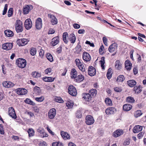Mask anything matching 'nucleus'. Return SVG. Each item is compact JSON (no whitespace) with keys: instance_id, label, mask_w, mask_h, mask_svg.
Here are the masks:
<instances>
[{"instance_id":"nucleus-6","label":"nucleus","mask_w":146,"mask_h":146,"mask_svg":"<svg viewBox=\"0 0 146 146\" xmlns=\"http://www.w3.org/2000/svg\"><path fill=\"white\" fill-rule=\"evenodd\" d=\"M56 113V110L54 108L50 109L48 112L49 118L51 119H53L55 116Z\"/></svg>"},{"instance_id":"nucleus-30","label":"nucleus","mask_w":146,"mask_h":146,"mask_svg":"<svg viewBox=\"0 0 146 146\" xmlns=\"http://www.w3.org/2000/svg\"><path fill=\"white\" fill-rule=\"evenodd\" d=\"M70 75L71 78H76L77 77V72L75 69H72L70 72Z\"/></svg>"},{"instance_id":"nucleus-10","label":"nucleus","mask_w":146,"mask_h":146,"mask_svg":"<svg viewBox=\"0 0 146 146\" xmlns=\"http://www.w3.org/2000/svg\"><path fill=\"white\" fill-rule=\"evenodd\" d=\"M13 46V44L11 43L7 42L3 44L2 48L3 49L8 50H11Z\"/></svg>"},{"instance_id":"nucleus-54","label":"nucleus","mask_w":146,"mask_h":146,"mask_svg":"<svg viewBox=\"0 0 146 146\" xmlns=\"http://www.w3.org/2000/svg\"><path fill=\"white\" fill-rule=\"evenodd\" d=\"M79 69L82 72H84L85 71V68L84 65L82 64L78 67Z\"/></svg>"},{"instance_id":"nucleus-53","label":"nucleus","mask_w":146,"mask_h":146,"mask_svg":"<svg viewBox=\"0 0 146 146\" xmlns=\"http://www.w3.org/2000/svg\"><path fill=\"white\" fill-rule=\"evenodd\" d=\"M134 90L135 92L138 93H140L141 91V90L140 89L139 87L135 86L134 88Z\"/></svg>"},{"instance_id":"nucleus-28","label":"nucleus","mask_w":146,"mask_h":146,"mask_svg":"<svg viewBox=\"0 0 146 146\" xmlns=\"http://www.w3.org/2000/svg\"><path fill=\"white\" fill-rule=\"evenodd\" d=\"M4 33L6 36L11 37L14 35V33L10 30H7L5 31Z\"/></svg>"},{"instance_id":"nucleus-4","label":"nucleus","mask_w":146,"mask_h":146,"mask_svg":"<svg viewBox=\"0 0 146 146\" xmlns=\"http://www.w3.org/2000/svg\"><path fill=\"white\" fill-rule=\"evenodd\" d=\"M95 121L92 116L88 115L86 116V124L90 125L93 124L94 122Z\"/></svg>"},{"instance_id":"nucleus-60","label":"nucleus","mask_w":146,"mask_h":146,"mask_svg":"<svg viewBox=\"0 0 146 146\" xmlns=\"http://www.w3.org/2000/svg\"><path fill=\"white\" fill-rule=\"evenodd\" d=\"M103 42L105 45L106 46H108V43H107V39L105 37H104L103 38Z\"/></svg>"},{"instance_id":"nucleus-39","label":"nucleus","mask_w":146,"mask_h":146,"mask_svg":"<svg viewBox=\"0 0 146 146\" xmlns=\"http://www.w3.org/2000/svg\"><path fill=\"white\" fill-rule=\"evenodd\" d=\"M143 113L141 110H137L134 113V116L135 117L137 118L140 116Z\"/></svg>"},{"instance_id":"nucleus-59","label":"nucleus","mask_w":146,"mask_h":146,"mask_svg":"<svg viewBox=\"0 0 146 146\" xmlns=\"http://www.w3.org/2000/svg\"><path fill=\"white\" fill-rule=\"evenodd\" d=\"M114 90L117 92H120L122 91V89L120 87H116L114 88Z\"/></svg>"},{"instance_id":"nucleus-56","label":"nucleus","mask_w":146,"mask_h":146,"mask_svg":"<svg viewBox=\"0 0 146 146\" xmlns=\"http://www.w3.org/2000/svg\"><path fill=\"white\" fill-rule=\"evenodd\" d=\"M52 146H63V145L60 143L56 142L52 144Z\"/></svg>"},{"instance_id":"nucleus-1","label":"nucleus","mask_w":146,"mask_h":146,"mask_svg":"<svg viewBox=\"0 0 146 146\" xmlns=\"http://www.w3.org/2000/svg\"><path fill=\"white\" fill-rule=\"evenodd\" d=\"M15 30L17 33L22 32L23 30L22 22L19 20H17L15 24Z\"/></svg>"},{"instance_id":"nucleus-16","label":"nucleus","mask_w":146,"mask_h":146,"mask_svg":"<svg viewBox=\"0 0 146 146\" xmlns=\"http://www.w3.org/2000/svg\"><path fill=\"white\" fill-rule=\"evenodd\" d=\"M117 47V44L115 43H113L109 46L108 48L109 51L110 52H113L116 50Z\"/></svg>"},{"instance_id":"nucleus-63","label":"nucleus","mask_w":146,"mask_h":146,"mask_svg":"<svg viewBox=\"0 0 146 146\" xmlns=\"http://www.w3.org/2000/svg\"><path fill=\"white\" fill-rule=\"evenodd\" d=\"M144 133L143 132H141L139 133L137 135V137L139 139L141 138L143 136Z\"/></svg>"},{"instance_id":"nucleus-27","label":"nucleus","mask_w":146,"mask_h":146,"mask_svg":"<svg viewBox=\"0 0 146 146\" xmlns=\"http://www.w3.org/2000/svg\"><path fill=\"white\" fill-rule=\"evenodd\" d=\"M125 65V68L127 70H130L131 69L132 64L130 61L128 60H126Z\"/></svg>"},{"instance_id":"nucleus-8","label":"nucleus","mask_w":146,"mask_h":146,"mask_svg":"<svg viewBox=\"0 0 146 146\" xmlns=\"http://www.w3.org/2000/svg\"><path fill=\"white\" fill-rule=\"evenodd\" d=\"M25 27L27 30L30 29L32 27V24L31 19H27L25 22Z\"/></svg>"},{"instance_id":"nucleus-15","label":"nucleus","mask_w":146,"mask_h":146,"mask_svg":"<svg viewBox=\"0 0 146 146\" xmlns=\"http://www.w3.org/2000/svg\"><path fill=\"white\" fill-rule=\"evenodd\" d=\"M42 20L40 18H38L36 22V27L38 29H40L42 27Z\"/></svg>"},{"instance_id":"nucleus-3","label":"nucleus","mask_w":146,"mask_h":146,"mask_svg":"<svg viewBox=\"0 0 146 146\" xmlns=\"http://www.w3.org/2000/svg\"><path fill=\"white\" fill-rule=\"evenodd\" d=\"M68 92L70 95L73 96H76L77 94L75 88L72 85H70L68 89Z\"/></svg>"},{"instance_id":"nucleus-62","label":"nucleus","mask_w":146,"mask_h":146,"mask_svg":"<svg viewBox=\"0 0 146 146\" xmlns=\"http://www.w3.org/2000/svg\"><path fill=\"white\" fill-rule=\"evenodd\" d=\"M47 144L45 141L40 142L39 144L40 146H46Z\"/></svg>"},{"instance_id":"nucleus-17","label":"nucleus","mask_w":146,"mask_h":146,"mask_svg":"<svg viewBox=\"0 0 146 146\" xmlns=\"http://www.w3.org/2000/svg\"><path fill=\"white\" fill-rule=\"evenodd\" d=\"M37 131L40 133V136L42 138L47 137L48 136V135L44 132L43 128H39L37 129Z\"/></svg>"},{"instance_id":"nucleus-9","label":"nucleus","mask_w":146,"mask_h":146,"mask_svg":"<svg viewBox=\"0 0 146 146\" xmlns=\"http://www.w3.org/2000/svg\"><path fill=\"white\" fill-rule=\"evenodd\" d=\"M96 69L92 66L89 67L88 70V74L91 76H94L96 74Z\"/></svg>"},{"instance_id":"nucleus-38","label":"nucleus","mask_w":146,"mask_h":146,"mask_svg":"<svg viewBox=\"0 0 146 146\" xmlns=\"http://www.w3.org/2000/svg\"><path fill=\"white\" fill-rule=\"evenodd\" d=\"M28 133L29 137L33 136L34 135L35 131L34 129L31 128H29L28 129Z\"/></svg>"},{"instance_id":"nucleus-47","label":"nucleus","mask_w":146,"mask_h":146,"mask_svg":"<svg viewBox=\"0 0 146 146\" xmlns=\"http://www.w3.org/2000/svg\"><path fill=\"white\" fill-rule=\"evenodd\" d=\"M105 101L106 104L108 105H111L112 104L111 100L109 98H106Z\"/></svg>"},{"instance_id":"nucleus-37","label":"nucleus","mask_w":146,"mask_h":146,"mask_svg":"<svg viewBox=\"0 0 146 146\" xmlns=\"http://www.w3.org/2000/svg\"><path fill=\"white\" fill-rule=\"evenodd\" d=\"M68 34L66 32H65L63 33L62 36L63 40L64 42L66 44H67L68 42V41L66 39V36H68Z\"/></svg>"},{"instance_id":"nucleus-44","label":"nucleus","mask_w":146,"mask_h":146,"mask_svg":"<svg viewBox=\"0 0 146 146\" xmlns=\"http://www.w3.org/2000/svg\"><path fill=\"white\" fill-rule=\"evenodd\" d=\"M24 102L25 103L31 105H35V103L33 101L28 98H27L24 100Z\"/></svg>"},{"instance_id":"nucleus-21","label":"nucleus","mask_w":146,"mask_h":146,"mask_svg":"<svg viewBox=\"0 0 146 146\" xmlns=\"http://www.w3.org/2000/svg\"><path fill=\"white\" fill-rule=\"evenodd\" d=\"M142 129V126L139 125H137L133 127V130L134 133H136L140 132Z\"/></svg>"},{"instance_id":"nucleus-33","label":"nucleus","mask_w":146,"mask_h":146,"mask_svg":"<svg viewBox=\"0 0 146 146\" xmlns=\"http://www.w3.org/2000/svg\"><path fill=\"white\" fill-rule=\"evenodd\" d=\"M104 59L105 57H102L101 58V60L100 61V62L101 64V66L102 69L103 70H104L105 69L104 64L105 63V62Z\"/></svg>"},{"instance_id":"nucleus-42","label":"nucleus","mask_w":146,"mask_h":146,"mask_svg":"<svg viewBox=\"0 0 146 146\" xmlns=\"http://www.w3.org/2000/svg\"><path fill=\"white\" fill-rule=\"evenodd\" d=\"M34 92L37 94H40L41 92V90L40 88L37 87L35 86L34 89Z\"/></svg>"},{"instance_id":"nucleus-2","label":"nucleus","mask_w":146,"mask_h":146,"mask_svg":"<svg viewBox=\"0 0 146 146\" xmlns=\"http://www.w3.org/2000/svg\"><path fill=\"white\" fill-rule=\"evenodd\" d=\"M16 63L18 67L21 68H24L26 66L27 62L25 59L20 58L16 60Z\"/></svg>"},{"instance_id":"nucleus-25","label":"nucleus","mask_w":146,"mask_h":146,"mask_svg":"<svg viewBox=\"0 0 146 146\" xmlns=\"http://www.w3.org/2000/svg\"><path fill=\"white\" fill-rule=\"evenodd\" d=\"M59 38L58 36L55 37L52 39V41L51 43L52 46H54L59 42Z\"/></svg>"},{"instance_id":"nucleus-22","label":"nucleus","mask_w":146,"mask_h":146,"mask_svg":"<svg viewBox=\"0 0 146 146\" xmlns=\"http://www.w3.org/2000/svg\"><path fill=\"white\" fill-rule=\"evenodd\" d=\"M68 39L71 43H74L76 40V37L75 35L73 33L69 35Z\"/></svg>"},{"instance_id":"nucleus-61","label":"nucleus","mask_w":146,"mask_h":146,"mask_svg":"<svg viewBox=\"0 0 146 146\" xmlns=\"http://www.w3.org/2000/svg\"><path fill=\"white\" fill-rule=\"evenodd\" d=\"M44 53V51L41 49L40 50V51L39 52V55L42 58L43 56Z\"/></svg>"},{"instance_id":"nucleus-51","label":"nucleus","mask_w":146,"mask_h":146,"mask_svg":"<svg viewBox=\"0 0 146 146\" xmlns=\"http://www.w3.org/2000/svg\"><path fill=\"white\" fill-rule=\"evenodd\" d=\"M54 100L56 102L59 103H62V102L63 100L62 98L59 97H56L54 98Z\"/></svg>"},{"instance_id":"nucleus-41","label":"nucleus","mask_w":146,"mask_h":146,"mask_svg":"<svg viewBox=\"0 0 146 146\" xmlns=\"http://www.w3.org/2000/svg\"><path fill=\"white\" fill-rule=\"evenodd\" d=\"M46 57L47 59L50 62L53 61V57L52 55L50 53H47L46 54Z\"/></svg>"},{"instance_id":"nucleus-13","label":"nucleus","mask_w":146,"mask_h":146,"mask_svg":"<svg viewBox=\"0 0 146 146\" xmlns=\"http://www.w3.org/2000/svg\"><path fill=\"white\" fill-rule=\"evenodd\" d=\"M33 9V7L31 5H26L23 7V13L24 14H28L29 12Z\"/></svg>"},{"instance_id":"nucleus-23","label":"nucleus","mask_w":146,"mask_h":146,"mask_svg":"<svg viewBox=\"0 0 146 146\" xmlns=\"http://www.w3.org/2000/svg\"><path fill=\"white\" fill-rule=\"evenodd\" d=\"M115 111L116 109L114 108L111 107L107 109L105 112L107 114H113Z\"/></svg>"},{"instance_id":"nucleus-55","label":"nucleus","mask_w":146,"mask_h":146,"mask_svg":"<svg viewBox=\"0 0 146 146\" xmlns=\"http://www.w3.org/2000/svg\"><path fill=\"white\" fill-rule=\"evenodd\" d=\"M74 105V104L70 102H68L66 103V106L68 108H72Z\"/></svg>"},{"instance_id":"nucleus-20","label":"nucleus","mask_w":146,"mask_h":146,"mask_svg":"<svg viewBox=\"0 0 146 146\" xmlns=\"http://www.w3.org/2000/svg\"><path fill=\"white\" fill-rule=\"evenodd\" d=\"M82 98L86 101H89L91 100L92 97L89 93H83L82 94Z\"/></svg>"},{"instance_id":"nucleus-29","label":"nucleus","mask_w":146,"mask_h":146,"mask_svg":"<svg viewBox=\"0 0 146 146\" xmlns=\"http://www.w3.org/2000/svg\"><path fill=\"white\" fill-rule=\"evenodd\" d=\"M42 80L46 82H52L54 80V78L50 77H44L43 78Z\"/></svg>"},{"instance_id":"nucleus-7","label":"nucleus","mask_w":146,"mask_h":146,"mask_svg":"<svg viewBox=\"0 0 146 146\" xmlns=\"http://www.w3.org/2000/svg\"><path fill=\"white\" fill-rule=\"evenodd\" d=\"M8 114L12 118L15 119L17 118V115L13 108L10 107L9 108Z\"/></svg>"},{"instance_id":"nucleus-32","label":"nucleus","mask_w":146,"mask_h":146,"mask_svg":"<svg viewBox=\"0 0 146 146\" xmlns=\"http://www.w3.org/2000/svg\"><path fill=\"white\" fill-rule=\"evenodd\" d=\"M75 50L74 52L77 54H79L82 50L81 46L79 44V43L76 46L75 48Z\"/></svg>"},{"instance_id":"nucleus-57","label":"nucleus","mask_w":146,"mask_h":146,"mask_svg":"<svg viewBox=\"0 0 146 146\" xmlns=\"http://www.w3.org/2000/svg\"><path fill=\"white\" fill-rule=\"evenodd\" d=\"M7 4H6L5 5L4 7V8L3 10V15H5L7 12Z\"/></svg>"},{"instance_id":"nucleus-14","label":"nucleus","mask_w":146,"mask_h":146,"mask_svg":"<svg viewBox=\"0 0 146 146\" xmlns=\"http://www.w3.org/2000/svg\"><path fill=\"white\" fill-rule=\"evenodd\" d=\"M82 58L83 60L86 62L90 61L91 59V57L90 55L86 52L83 53Z\"/></svg>"},{"instance_id":"nucleus-18","label":"nucleus","mask_w":146,"mask_h":146,"mask_svg":"<svg viewBox=\"0 0 146 146\" xmlns=\"http://www.w3.org/2000/svg\"><path fill=\"white\" fill-rule=\"evenodd\" d=\"M4 87L7 88H9L13 87L14 84L12 82L10 81H5L3 83Z\"/></svg>"},{"instance_id":"nucleus-46","label":"nucleus","mask_w":146,"mask_h":146,"mask_svg":"<svg viewBox=\"0 0 146 146\" xmlns=\"http://www.w3.org/2000/svg\"><path fill=\"white\" fill-rule=\"evenodd\" d=\"M125 78L123 75L119 76L117 79V80L118 82H122L124 80Z\"/></svg>"},{"instance_id":"nucleus-24","label":"nucleus","mask_w":146,"mask_h":146,"mask_svg":"<svg viewBox=\"0 0 146 146\" xmlns=\"http://www.w3.org/2000/svg\"><path fill=\"white\" fill-rule=\"evenodd\" d=\"M61 135L63 138L64 140L68 139H70V135L64 131H61Z\"/></svg>"},{"instance_id":"nucleus-40","label":"nucleus","mask_w":146,"mask_h":146,"mask_svg":"<svg viewBox=\"0 0 146 146\" xmlns=\"http://www.w3.org/2000/svg\"><path fill=\"white\" fill-rule=\"evenodd\" d=\"M127 102L130 103L134 102L135 100L131 96H128L126 98Z\"/></svg>"},{"instance_id":"nucleus-50","label":"nucleus","mask_w":146,"mask_h":146,"mask_svg":"<svg viewBox=\"0 0 146 146\" xmlns=\"http://www.w3.org/2000/svg\"><path fill=\"white\" fill-rule=\"evenodd\" d=\"M13 9L12 8H10L8 10V16L10 17H11L13 14Z\"/></svg>"},{"instance_id":"nucleus-34","label":"nucleus","mask_w":146,"mask_h":146,"mask_svg":"<svg viewBox=\"0 0 146 146\" xmlns=\"http://www.w3.org/2000/svg\"><path fill=\"white\" fill-rule=\"evenodd\" d=\"M84 79V76L82 75H78L76 78V81L79 82L82 81Z\"/></svg>"},{"instance_id":"nucleus-58","label":"nucleus","mask_w":146,"mask_h":146,"mask_svg":"<svg viewBox=\"0 0 146 146\" xmlns=\"http://www.w3.org/2000/svg\"><path fill=\"white\" fill-rule=\"evenodd\" d=\"M75 62L77 66L78 67L79 66L82 64L80 61V60L78 59H76L75 60Z\"/></svg>"},{"instance_id":"nucleus-43","label":"nucleus","mask_w":146,"mask_h":146,"mask_svg":"<svg viewBox=\"0 0 146 146\" xmlns=\"http://www.w3.org/2000/svg\"><path fill=\"white\" fill-rule=\"evenodd\" d=\"M112 75V72L111 71V69L109 68L107 74V77L109 79H110Z\"/></svg>"},{"instance_id":"nucleus-45","label":"nucleus","mask_w":146,"mask_h":146,"mask_svg":"<svg viewBox=\"0 0 146 146\" xmlns=\"http://www.w3.org/2000/svg\"><path fill=\"white\" fill-rule=\"evenodd\" d=\"M32 76L35 78H37L40 77V73L36 72H34L32 73Z\"/></svg>"},{"instance_id":"nucleus-35","label":"nucleus","mask_w":146,"mask_h":146,"mask_svg":"<svg viewBox=\"0 0 146 146\" xmlns=\"http://www.w3.org/2000/svg\"><path fill=\"white\" fill-rule=\"evenodd\" d=\"M115 67V68L118 70H119L121 68V64L120 63V61L119 60H117L116 61Z\"/></svg>"},{"instance_id":"nucleus-49","label":"nucleus","mask_w":146,"mask_h":146,"mask_svg":"<svg viewBox=\"0 0 146 146\" xmlns=\"http://www.w3.org/2000/svg\"><path fill=\"white\" fill-rule=\"evenodd\" d=\"M30 52L31 55L32 56H34L36 53V49L34 48H31Z\"/></svg>"},{"instance_id":"nucleus-31","label":"nucleus","mask_w":146,"mask_h":146,"mask_svg":"<svg viewBox=\"0 0 146 146\" xmlns=\"http://www.w3.org/2000/svg\"><path fill=\"white\" fill-rule=\"evenodd\" d=\"M127 83L128 85L130 87H133L135 86L136 84V81L133 80H129L127 81Z\"/></svg>"},{"instance_id":"nucleus-5","label":"nucleus","mask_w":146,"mask_h":146,"mask_svg":"<svg viewBox=\"0 0 146 146\" xmlns=\"http://www.w3.org/2000/svg\"><path fill=\"white\" fill-rule=\"evenodd\" d=\"M28 41L27 39L23 38L18 40L17 42L19 46H22L26 44Z\"/></svg>"},{"instance_id":"nucleus-48","label":"nucleus","mask_w":146,"mask_h":146,"mask_svg":"<svg viewBox=\"0 0 146 146\" xmlns=\"http://www.w3.org/2000/svg\"><path fill=\"white\" fill-rule=\"evenodd\" d=\"M44 99V96H42L39 97H36L35 98V100L40 102H42Z\"/></svg>"},{"instance_id":"nucleus-52","label":"nucleus","mask_w":146,"mask_h":146,"mask_svg":"<svg viewBox=\"0 0 146 146\" xmlns=\"http://www.w3.org/2000/svg\"><path fill=\"white\" fill-rule=\"evenodd\" d=\"M104 47L103 45H101L99 49V52L100 54H103L104 53Z\"/></svg>"},{"instance_id":"nucleus-11","label":"nucleus","mask_w":146,"mask_h":146,"mask_svg":"<svg viewBox=\"0 0 146 146\" xmlns=\"http://www.w3.org/2000/svg\"><path fill=\"white\" fill-rule=\"evenodd\" d=\"M17 93L19 95H23L27 94V91L26 89L22 88H18L16 90Z\"/></svg>"},{"instance_id":"nucleus-64","label":"nucleus","mask_w":146,"mask_h":146,"mask_svg":"<svg viewBox=\"0 0 146 146\" xmlns=\"http://www.w3.org/2000/svg\"><path fill=\"white\" fill-rule=\"evenodd\" d=\"M73 26L75 29H78L80 27V25L77 23L74 24L73 25Z\"/></svg>"},{"instance_id":"nucleus-12","label":"nucleus","mask_w":146,"mask_h":146,"mask_svg":"<svg viewBox=\"0 0 146 146\" xmlns=\"http://www.w3.org/2000/svg\"><path fill=\"white\" fill-rule=\"evenodd\" d=\"M48 17L51 19V22L53 25H56L58 23V21L55 16L53 15L48 14Z\"/></svg>"},{"instance_id":"nucleus-19","label":"nucleus","mask_w":146,"mask_h":146,"mask_svg":"<svg viewBox=\"0 0 146 146\" xmlns=\"http://www.w3.org/2000/svg\"><path fill=\"white\" fill-rule=\"evenodd\" d=\"M123 131L121 129H117L115 131L113 134V136L115 137H117L123 134Z\"/></svg>"},{"instance_id":"nucleus-26","label":"nucleus","mask_w":146,"mask_h":146,"mask_svg":"<svg viewBox=\"0 0 146 146\" xmlns=\"http://www.w3.org/2000/svg\"><path fill=\"white\" fill-rule=\"evenodd\" d=\"M132 108L131 105L128 104L124 105L123 106V109L125 111H128L130 110Z\"/></svg>"},{"instance_id":"nucleus-36","label":"nucleus","mask_w":146,"mask_h":146,"mask_svg":"<svg viewBox=\"0 0 146 146\" xmlns=\"http://www.w3.org/2000/svg\"><path fill=\"white\" fill-rule=\"evenodd\" d=\"M88 93L92 97V96L96 95L97 94V91L95 89H92L90 90Z\"/></svg>"}]
</instances>
